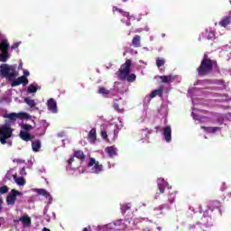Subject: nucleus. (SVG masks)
Segmentation results:
<instances>
[{"instance_id":"nucleus-51","label":"nucleus","mask_w":231,"mask_h":231,"mask_svg":"<svg viewBox=\"0 0 231 231\" xmlns=\"http://www.w3.org/2000/svg\"><path fill=\"white\" fill-rule=\"evenodd\" d=\"M163 208H169V205H165V204H163V205H161V206H159V207H157V208H154V211L156 212V211H160V210H163Z\"/></svg>"},{"instance_id":"nucleus-49","label":"nucleus","mask_w":231,"mask_h":231,"mask_svg":"<svg viewBox=\"0 0 231 231\" xmlns=\"http://www.w3.org/2000/svg\"><path fill=\"white\" fill-rule=\"evenodd\" d=\"M11 86L12 88H15L16 86H21V81L19 80V78L16 79H14Z\"/></svg>"},{"instance_id":"nucleus-34","label":"nucleus","mask_w":231,"mask_h":231,"mask_svg":"<svg viewBox=\"0 0 231 231\" xmlns=\"http://www.w3.org/2000/svg\"><path fill=\"white\" fill-rule=\"evenodd\" d=\"M41 147H42L41 140H35L32 143V149L33 152H39V151H41Z\"/></svg>"},{"instance_id":"nucleus-38","label":"nucleus","mask_w":231,"mask_h":231,"mask_svg":"<svg viewBox=\"0 0 231 231\" xmlns=\"http://www.w3.org/2000/svg\"><path fill=\"white\" fill-rule=\"evenodd\" d=\"M121 127H118V125H115L113 134H108V136H113V140H116L118 138V133H120Z\"/></svg>"},{"instance_id":"nucleus-45","label":"nucleus","mask_w":231,"mask_h":231,"mask_svg":"<svg viewBox=\"0 0 231 231\" xmlns=\"http://www.w3.org/2000/svg\"><path fill=\"white\" fill-rule=\"evenodd\" d=\"M216 118L217 124H219L220 125H223V122H225V116L223 114H217L216 116Z\"/></svg>"},{"instance_id":"nucleus-22","label":"nucleus","mask_w":231,"mask_h":231,"mask_svg":"<svg viewBox=\"0 0 231 231\" xmlns=\"http://www.w3.org/2000/svg\"><path fill=\"white\" fill-rule=\"evenodd\" d=\"M108 158H116L118 156V148L116 146H108L105 149Z\"/></svg>"},{"instance_id":"nucleus-28","label":"nucleus","mask_w":231,"mask_h":231,"mask_svg":"<svg viewBox=\"0 0 231 231\" xmlns=\"http://www.w3.org/2000/svg\"><path fill=\"white\" fill-rule=\"evenodd\" d=\"M132 46L134 48H142V36L134 35L132 39Z\"/></svg>"},{"instance_id":"nucleus-48","label":"nucleus","mask_w":231,"mask_h":231,"mask_svg":"<svg viewBox=\"0 0 231 231\" xmlns=\"http://www.w3.org/2000/svg\"><path fill=\"white\" fill-rule=\"evenodd\" d=\"M18 79L20 80V84H23V86H27L28 78H25V76H22V77H19Z\"/></svg>"},{"instance_id":"nucleus-53","label":"nucleus","mask_w":231,"mask_h":231,"mask_svg":"<svg viewBox=\"0 0 231 231\" xmlns=\"http://www.w3.org/2000/svg\"><path fill=\"white\" fill-rule=\"evenodd\" d=\"M174 78V81L176 82V84H180V82H181V76H173Z\"/></svg>"},{"instance_id":"nucleus-14","label":"nucleus","mask_w":231,"mask_h":231,"mask_svg":"<svg viewBox=\"0 0 231 231\" xmlns=\"http://www.w3.org/2000/svg\"><path fill=\"white\" fill-rule=\"evenodd\" d=\"M22 195H23V192L16 189H12L6 198L7 205H15V200L17 199V196H22Z\"/></svg>"},{"instance_id":"nucleus-44","label":"nucleus","mask_w":231,"mask_h":231,"mask_svg":"<svg viewBox=\"0 0 231 231\" xmlns=\"http://www.w3.org/2000/svg\"><path fill=\"white\" fill-rule=\"evenodd\" d=\"M130 209H131V203L121 205L122 214H125L126 210H130Z\"/></svg>"},{"instance_id":"nucleus-32","label":"nucleus","mask_w":231,"mask_h":231,"mask_svg":"<svg viewBox=\"0 0 231 231\" xmlns=\"http://www.w3.org/2000/svg\"><path fill=\"white\" fill-rule=\"evenodd\" d=\"M88 139L90 142V143H95V142L97 141V129L92 128L88 135Z\"/></svg>"},{"instance_id":"nucleus-3","label":"nucleus","mask_w":231,"mask_h":231,"mask_svg":"<svg viewBox=\"0 0 231 231\" xmlns=\"http://www.w3.org/2000/svg\"><path fill=\"white\" fill-rule=\"evenodd\" d=\"M131 60H127L125 64L121 66L120 69L116 73L119 80H127V82H134V80H136L135 74L129 75V73H131Z\"/></svg>"},{"instance_id":"nucleus-5","label":"nucleus","mask_w":231,"mask_h":231,"mask_svg":"<svg viewBox=\"0 0 231 231\" xmlns=\"http://www.w3.org/2000/svg\"><path fill=\"white\" fill-rule=\"evenodd\" d=\"M10 43L6 36L0 32V62H7L10 59Z\"/></svg>"},{"instance_id":"nucleus-23","label":"nucleus","mask_w":231,"mask_h":231,"mask_svg":"<svg viewBox=\"0 0 231 231\" xmlns=\"http://www.w3.org/2000/svg\"><path fill=\"white\" fill-rule=\"evenodd\" d=\"M191 116L193 119H195L199 124H205L207 122H210V118H208V116H199V115L196 114L195 112L191 113Z\"/></svg>"},{"instance_id":"nucleus-41","label":"nucleus","mask_w":231,"mask_h":231,"mask_svg":"<svg viewBox=\"0 0 231 231\" xmlns=\"http://www.w3.org/2000/svg\"><path fill=\"white\" fill-rule=\"evenodd\" d=\"M222 53L227 55V60H229L231 57V47L228 45H225L224 47H222Z\"/></svg>"},{"instance_id":"nucleus-42","label":"nucleus","mask_w":231,"mask_h":231,"mask_svg":"<svg viewBox=\"0 0 231 231\" xmlns=\"http://www.w3.org/2000/svg\"><path fill=\"white\" fill-rule=\"evenodd\" d=\"M42 127L41 128L42 133L38 134L39 136H43L46 134V129H48V123L45 120L41 121Z\"/></svg>"},{"instance_id":"nucleus-56","label":"nucleus","mask_w":231,"mask_h":231,"mask_svg":"<svg viewBox=\"0 0 231 231\" xmlns=\"http://www.w3.org/2000/svg\"><path fill=\"white\" fill-rule=\"evenodd\" d=\"M101 136L104 140H107V132L101 131Z\"/></svg>"},{"instance_id":"nucleus-10","label":"nucleus","mask_w":231,"mask_h":231,"mask_svg":"<svg viewBox=\"0 0 231 231\" xmlns=\"http://www.w3.org/2000/svg\"><path fill=\"white\" fill-rule=\"evenodd\" d=\"M203 89L198 88H192L189 89L188 95L191 97V102L193 106H198V104H201L198 99L194 97H201L203 95Z\"/></svg>"},{"instance_id":"nucleus-2","label":"nucleus","mask_w":231,"mask_h":231,"mask_svg":"<svg viewBox=\"0 0 231 231\" xmlns=\"http://www.w3.org/2000/svg\"><path fill=\"white\" fill-rule=\"evenodd\" d=\"M199 77H206V75H210V73H217L219 68L217 67V62L216 60H210L208 56L204 55L200 66L197 69Z\"/></svg>"},{"instance_id":"nucleus-62","label":"nucleus","mask_w":231,"mask_h":231,"mask_svg":"<svg viewBox=\"0 0 231 231\" xmlns=\"http://www.w3.org/2000/svg\"><path fill=\"white\" fill-rule=\"evenodd\" d=\"M225 185H226V183L223 182V183H222V187H221L222 192H224V190H226V187H225Z\"/></svg>"},{"instance_id":"nucleus-58","label":"nucleus","mask_w":231,"mask_h":231,"mask_svg":"<svg viewBox=\"0 0 231 231\" xmlns=\"http://www.w3.org/2000/svg\"><path fill=\"white\" fill-rule=\"evenodd\" d=\"M203 84H205V81H203V80H198V81L194 84V86H203Z\"/></svg>"},{"instance_id":"nucleus-54","label":"nucleus","mask_w":231,"mask_h":231,"mask_svg":"<svg viewBox=\"0 0 231 231\" xmlns=\"http://www.w3.org/2000/svg\"><path fill=\"white\" fill-rule=\"evenodd\" d=\"M127 52L130 53V55H138V51H134V49H129Z\"/></svg>"},{"instance_id":"nucleus-35","label":"nucleus","mask_w":231,"mask_h":231,"mask_svg":"<svg viewBox=\"0 0 231 231\" xmlns=\"http://www.w3.org/2000/svg\"><path fill=\"white\" fill-rule=\"evenodd\" d=\"M160 79L164 84H171V82H174V75L161 76Z\"/></svg>"},{"instance_id":"nucleus-20","label":"nucleus","mask_w":231,"mask_h":231,"mask_svg":"<svg viewBox=\"0 0 231 231\" xmlns=\"http://www.w3.org/2000/svg\"><path fill=\"white\" fill-rule=\"evenodd\" d=\"M4 118H9V120H15L16 118H30V115L26 113H11L5 115Z\"/></svg>"},{"instance_id":"nucleus-57","label":"nucleus","mask_w":231,"mask_h":231,"mask_svg":"<svg viewBox=\"0 0 231 231\" xmlns=\"http://www.w3.org/2000/svg\"><path fill=\"white\" fill-rule=\"evenodd\" d=\"M20 45H21V42H16L11 46V50H16V48H19Z\"/></svg>"},{"instance_id":"nucleus-19","label":"nucleus","mask_w":231,"mask_h":231,"mask_svg":"<svg viewBox=\"0 0 231 231\" xmlns=\"http://www.w3.org/2000/svg\"><path fill=\"white\" fill-rule=\"evenodd\" d=\"M36 192L40 196H44V198L47 199V205H51V203H53V197H51V194H50V192H48L46 189H36Z\"/></svg>"},{"instance_id":"nucleus-36","label":"nucleus","mask_w":231,"mask_h":231,"mask_svg":"<svg viewBox=\"0 0 231 231\" xmlns=\"http://www.w3.org/2000/svg\"><path fill=\"white\" fill-rule=\"evenodd\" d=\"M38 89H41V87L34 82L28 87L27 93H37Z\"/></svg>"},{"instance_id":"nucleus-25","label":"nucleus","mask_w":231,"mask_h":231,"mask_svg":"<svg viewBox=\"0 0 231 231\" xmlns=\"http://www.w3.org/2000/svg\"><path fill=\"white\" fill-rule=\"evenodd\" d=\"M218 24L222 28H226V26H229V24H231V14L222 17L221 20L219 21Z\"/></svg>"},{"instance_id":"nucleus-27","label":"nucleus","mask_w":231,"mask_h":231,"mask_svg":"<svg viewBox=\"0 0 231 231\" xmlns=\"http://www.w3.org/2000/svg\"><path fill=\"white\" fill-rule=\"evenodd\" d=\"M140 133L144 135V137L141 138V142L143 143H145V142H147V140H149V134H151L152 133V131L151 129L145 127L144 129H141Z\"/></svg>"},{"instance_id":"nucleus-61","label":"nucleus","mask_w":231,"mask_h":231,"mask_svg":"<svg viewBox=\"0 0 231 231\" xmlns=\"http://www.w3.org/2000/svg\"><path fill=\"white\" fill-rule=\"evenodd\" d=\"M14 162L16 163H24V161L21 160V159H14Z\"/></svg>"},{"instance_id":"nucleus-9","label":"nucleus","mask_w":231,"mask_h":231,"mask_svg":"<svg viewBox=\"0 0 231 231\" xmlns=\"http://www.w3.org/2000/svg\"><path fill=\"white\" fill-rule=\"evenodd\" d=\"M216 32L211 27L205 29L199 36V41H215Z\"/></svg>"},{"instance_id":"nucleus-11","label":"nucleus","mask_w":231,"mask_h":231,"mask_svg":"<svg viewBox=\"0 0 231 231\" xmlns=\"http://www.w3.org/2000/svg\"><path fill=\"white\" fill-rule=\"evenodd\" d=\"M163 95V87H161L159 89H155L152 92H151L150 95L146 96L144 97L143 104L147 107L149 104H151V100L154 98V97H162Z\"/></svg>"},{"instance_id":"nucleus-18","label":"nucleus","mask_w":231,"mask_h":231,"mask_svg":"<svg viewBox=\"0 0 231 231\" xmlns=\"http://www.w3.org/2000/svg\"><path fill=\"white\" fill-rule=\"evenodd\" d=\"M97 93L99 95H102L104 97V98H111V97H115V92H114L113 88L109 90L104 87H99Z\"/></svg>"},{"instance_id":"nucleus-50","label":"nucleus","mask_w":231,"mask_h":231,"mask_svg":"<svg viewBox=\"0 0 231 231\" xmlns=\"http://www.w3.org/2000/svg\"><path fill=\"white\" fill-rule=\"evenodd\" d=\"M8 190H9L8 186L0 187V194H6V192H8Z\"/></svg>"},{"instance_id":"nucleus-33","label":"nucleus","mask_w":231,"mask_h":231,"mask_svg":"<svg viewBox=\"0 0 231 231\" xmlns=\"http://www.w3.org/2000/svg\"><path fill=\"white\" fill-rule=\"evenodd\" d=\"M19 136L22 140H23V142H30L33 140V135H32L30 133L20 132Z\"/></svg>"},{"instance_id":"nucleus-29","label":"nucleus","mask_w":231,"mask_h":231,"mask_svg":"<svg viewBox=\"0 0 231 231\" xmlns=\"http://www.w3.org/2000/svg\"><path fill=\"white\" fill-rule=\"evenodd\" d=\"M201 129H203V131H205V133H208L211 134H214V133H217V131H221V127H210V126H200Z\"/></svg>"},{"instance_id":"nucleus-55","label":"nucleus","mask_w":231,"mask_h":231,"mask_svg":"<svg viewBox=\"0 0 231 231\" xmlns=\"http://www.w3.org/2000/svg\"><path fill=\"white\" fill-rule=\"evenodd\" d=\"M26 176V170L24 168H22L20 171V177L24 178Z\"/></svg>"},{"instance_id":"nucleus-17","label":"nucleus","mask_w":231,"mask_h":231,"mask_svg":"<svg viewBox=\"0 0 231 231\" xmlns=\"http://www.w3.org/2000/svg\"><path fill=\"white\" fill-rule=\"evenodd\" d=\"M157 187H158L161 194H163V192H165V189H167V188L172 189V187H171L169 185V182L165 181V179H162V178H159L157 180Z\"/></svg>"},{"instance_id":"nucleus-8","label":"nucleus","mask_w":231,"mask_h":231,"mask_svg":"<svg viewBox=\"0 0 231 231\" xmlns=\"http://www.w3.org/2000/svg\"><path fill=\"white\" fill-rule=\"evenodd\" d=\"M113 12L115 14V12L119 13L121 15H123V17H126V19H121V23H123V24H125V26H131V19H136V17L134 16V14L129 15L128 12H125L116 6L113 7Z\"/></svg>"},{"instance_id":"nucleus-16","label":"nucleus","mask_w":231,"mask_h":231,"mask_svg":"<svg viewBox=\"0 0 231 231\" xmlns=\"http://www.w3.org/2000/svg\"><path fill=\"white\" fill-rule=\"evenodd\" d=\"M113 91L115 93V96L118 95V93H120L121 95H124V93L127 91V88L122 82H115L113 87Z\"/></svg>"},{"instance_id":"nucleus-52","label":"nucleus","mask_w":231,"mask_h":231,"mask_svg":"<svg viewBox=\"0 0 231 231\" xmlns=\"http://www.w3.org/2000/svg\"><path fill=\"white\" fill-rule=\"evenodd\" d=\"M142 221H147V218L136 217V218L134 219V223H135V224L142 223Z\"/></svg>"},{"instance_id":"nucleus-47","label":"nucleus","mask_w":231,"mask_h":231,"mask_svg":"<svg viewBox=\"0 0 231 231\" xmlns=\"http://www.w3.org/2000/svg\"><path fill=\"white\" fill-rule=\"evenodd\" d=\"M165 64V59L163 58H157L156 60V66L157 68H162Z\"/></svg>"},{"instance_id":"nucleus-46","label":"nucleus","mask_w":231,"mask_h":231,"mask_svg":"<svg viewBox=\"0 0 231 231\" xmlns=\"http://www.w3.org/2000/svg\"><path fill=\"white\" fill-rule=\"evenodd\" d=\"M123 223H124L123 219H118L113 223H109V225H112V230H115V226H120Z\"/></svg>"},{"instance_id":"nucleus-39","label":"nucleus","mask_w":231,"mask_h":231,"mask_svg":"<svg viewBox=\"0 0 231 231\" xmlns=\"http://www.w3.org/2000/svg\"><path fill=\"white\" fill-rule=\"evenodd\" d=\"M15 176H17V173H14V170H9L4 178V181H8V180H12V178L14 180Z\"/></svg>"},{"instance_id":"nucleus-1","label":"nucleus","mask_w":231,"mask_h":231,"mask_svg":"<svg viewBox=\"0 0 231 231\" xmlns=\"http://www.w3.org/2000/svg\"><path fill=\"white\" fill-rule=\"evenodd\" d=\"M210 212H217V214L221 216V203L217 200H214L208 203V209L204 211L200 221H199V224L206 226V228L214 226V221L212 220Z\"/></svg>"},{"instance_id":"nucleus-7","label":"nucleus","mask_w":231,"mask_h":231,"mask_svg":"<svg viewBox=\"0 0 231 231\" xmlns=\"http://www.w3.org/2000/svg\"><path fill=\"white\" fill-rule=\"evenodd\" d=\"M87 167L89 169L91 174H102L104 171V166L93 157L89 158Z\"/></svg>"},{"instance_id":"nucleus-63","label":"nucleus","mask_w":231,"mask_h":231,"mask_svg":"<svg viewBox=\"0 0 231 231\" xmlns=\"http://www.w3.org/2000/svg\"><path fill=\"white\" fill-rule=\"evenodd\" d=\"M114 109H116V111H119L118 104H114Z\"/></svg>"},{"instance_id":"nucleus-21","label":"nucleus","mask_w":231,"mask_h":231,"mask_svg":"<svg viewBox=\"0 0 231 231\" xmlns=\"http://www.w3.org/2000/svg\"><path fill=\"white\" fill-rule=\"evenodd\" d=\"M151 122V116L147 113V111H143L139 117L137 118V124H149Z\"/></svg>"},{"instance_id":"nucleus-37","label":"nucleus","mask_w":231,"mask_h":231,"mask_svg":"<svg viewBox=\"0 0 231 231\" xmlns=\"http://www.w3.org/2000/svg\"><path fill=\"white\" fill-rule=\"evenodd\" d=\"M21 127V131L20 132H23V133H30V131H32V129H33V126L28 124H21L20 125Z\"/></svg>"},{"instance_id":"nucleus-59","label":"nucleus","mask_w":231,"mask_h":231,"mask_svg":"<svg viewBox=\"0 0 231 231\" xmlns=\"http://www.w3.org/2000/svg\"><path fill=\"white\" fill-rule=\"evenodd\" d=\"M23 77L27 79V77H30V71L28 69H23Z\"/></svg>"},{"instance_id":"nucleus-13","label":"nucleus","mask_w":231,"mask_h":231,"mask_svg":"<svg viewBox=\"0 0 231 231\" xmlns=\"http://www.w3.org/2000/svg\"><path fill=\"white\" fill-rule=\"evenodd\" d=\"M46 106L49 113H51L52 115H57V113H59V107L57 106V100H55V98H49Z\"/></svg>"},{"instance_id":"nucleus-12","label":"nucleus","mask_w":231,"mask_h":231,"mask_svg":"<svg viewBox=\"0 0 231 231\" xmlns=\"http://www.w3.org/2000/svg\"><path fill=\"white\" fill-rule=\"evenodd\" d=\"M75 158H78L79 160L80 163L86 160V155L84 154V152L78 150L74 152V156L70 157L69 160L68 161V166L67 169L69 170L71 169V163L75 162Z\"/></svg>"},{"instance_id":"nucleus-4","label":"nucleus","mask_w":231,"mask_h":231,"mask_svg":"<svg viewBox=\"0 0 231 231\" xmlns=\"http://www.w3.org/2000/svg\"><path fill=\"white\" fill-rule=\"evenodd\" d=\"M14 130L9 125H3L0 126V143L2 145H7V147H12V134Z\"/></svg>"},{"instance_id":"nucleus-26","label":"nucleus","mask_w":231,"mask_h":231,"mask_svg":"<svg viewBox=\"0 0 231 231\" xmlns=\"http://www.w3.org/2000/svg\"><path fill=\"white\" fill-rule=\"evenodd\" d=\"M24 102L30 106L31 111H39V107H36L37 103H35V100L30 99V97H25Z\"/></svg>"},{"instance_id":"nucleus-43","label":"nucleus","mask_w":231,"mask_h":231,"mask_svg":"<svg viewBox=\"0 0 231 231\" xmlns=\"http://www.w3.org/2000/svg\"><path fill=\"white\" fill-rule=\"evenodd\" d=\"M175 199H176V191L169 193V195H168L169 203H171V204L174 203Z\"/></svg>"},{"instance_id":"nucleus-6","label":"nucleus","mask_w":231,"mask_h":231,"mask_svg":"<svg viewBox=\"0 0 231 231\" xmlns=\"http://www.w3.org/2000/svg\"><path fill=\"white\" fill-rule=\"evenodd\" d=\"M2 79H7V80H14L19 72H17V65H0Z\"/></svg>"},{"instance_id":"nucleus-30","label":"nucleus","mask_w":231,"mask_h":231,"mask_svg":"<svg viewBox=\"0 0 231 231\" xmlns=\"http://www.w3.org/2000/svg\"><path fill=\"white\" fill-rule=\"evenodd\" d=\"M21 223H23V226L28 227L32 226V218L28 217V215H24L20 217Z\"/></svg>"},{"instance_id":"nucleus-24","label":"nucleus","mask_w":231,"mask_h":231,"mask_svg":"<svg viewBox=\"0 0 231 231\" xmlns=\"http://www.w3.org/2000/svg\"><path fill=\"white\" fill-rule=\"evenodd\" d=\"M159 114L162 118H167V115H169V106L167 103L162 102L160 108H159Z\"/></svg>"},{"instance_id":"nucleus-40","label":"nucleus","mask_w":231,"mask_h":231,"mask_svg":"<svg viewBox=\"0 0 231 231\" xmlns=\"http://www.w3.org/2000/svg\"><path fill=\"white\" fill-rule=\"evenodd\" d=\"M97 230V231H111V230H113V225L106 224L104 226H98Z\"/></svg>"},{"instance_id":"nucleus-60","label":"nucleus","mask_w":231,"mask_h":231,"mask_svg":"<svg viewBox=\"0 0 231 231\" xmlns=\"http://www.w3.org/2000/svg\"><path fill=\"white\" fill-rule=\"evenodd\" d=\"M48 210H50V206L49 205L45 206V208L43 209L44 216H46V214H48Z\"/></svg>"},{"instance_id":"nucleus-64","label":"nucleus","mask_w":231,"mask_h":231,"mask_svg":"<svg viewBox=\"0 0 231 231\" xmlns=\"http://www.w3.org/2000/svg\"><path fill=\"white\" fill-rule=\"evenodd\" d=\"M107 165H108V169H111L112 167H115V163L111 164L110 162H107Z\"/></svg>"},{"instance_id":"nucleus-15","label":"nucleus","mask_w":231,"mask_h":231,"mask_svg":"<svg viewBox=\"0 0 231 231\" xmlns=\"http://www.w3.org/2000/svg\"><path fill=\"white\" fill-rule=\"evenodd\" d=\"M162 136L167 143H171V142H172V128H171L170 125L162 128Z\"/></svg>"},{"instance_id":"nucleus-31","label":"nucleus","mask_w":231,"mask_h":231,"mask_svg":"<svg viewBox=\"0 0 231 231\" xmlns=\"http://www.w3.org/2000/svg\"><path fill=\"white\" fill-rule=\"evenodd\" d=\"M14 183L18 185V187H24L26 185V180H24V177L18 176L17 174L14 175Z\"/></svg>"}]
</instances>
